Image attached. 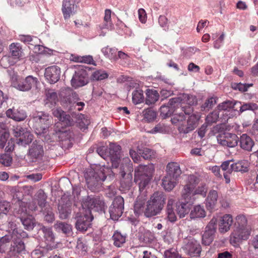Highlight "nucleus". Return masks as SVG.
I'll return each mask as SVG.
<instances>
[{
  "label": "nucleus",
  "mask_w": 258,
  "mask_h": 258,
  "mask_svg": "<svg viewBox=\"0 0 258 258\" xmlns=\"http://www.w3.org/2000/svg\"><path fill=\"white\" fill-rule=\"evenodd\" d=\"M104 207V203L100 197H88L82 204V211L85 212V210H89L91 212V210H93L95 211H99L102 210Z\"/></svg>",
  "instance_id": "11"
},
{
  "label": "nucleus",
  "mask_w": 258,
  "mask_h": 258,
  "mask_svg": "<svg viewBox=\"0 0 258 258\" xmlns=\"http://www.w3.org/2000/svg\"><path fill=\"white\" fill-rule=\"evenodd\" d=\"M54 228L58 232H62L68 236L73 234L72 226L68 223L57 221L54 225Z\"/></svg>",
  "instance_id": "23"
},
{
  "label": "nucleus",
  "mask_w": 258,
  "mask_h": 258,
  "mask_svg": "<svg viewBox=\"0 0 258 258\" xmlns=\"http://www.w3.org/2000/svg\"><path fill=\"white\" fill-rule=\"evenodd\" d=\"M231 169L235 172H245L248 171V162L241 160L230 165Z\"/></svg>",
  "instance_id": "32"
},
{
  "label": "nucleus",
  "mask_w": 258,
  "mask_h": 258,
  "mask_svg": "<svg viewBox=\"0 0 258 258\" xmlns=\"http://www.w3.org/2000/svg\"><path fill=\"white\" fill-rule=\"evenodd\" d=\"M59 217L61 220H64L69 217L71 213V206L69 204H59L58 206Z\"/></svg>",
  "instance_id": "30"
},
{
  "label": "nucleus",
  "mask_w": 258,
  "mask_h": 258,
  "mask_svg": "<svg viewBox=\"0 0 258 258\" xmlns=\"http://www.w3.org/2000/svg\"><path fill=\"white\" fill-rule=\"evenodd\" d=\"M88 74L86 70L82 67H79L75 71L72 80L71 84L73 87L77 88L82 87L88 83Z\"/></svg>",
  "instance_id": "13"
},
{
  "label": "nucleus",
  "mask_w": 258,
  "mask_h": 258,
  "mask_svg": "<svg viewBox=\"0 0 258 258\" xmlns=\"http://www.w3.org/2000/svg\"><path fill=\"white\" fill-rule=\"evenodd\" d=\"M185 203H179L176 204V211L180 218H183L190 211V206L193 203L188 202L185 200Z\"/></svg>",
  "instance_id": "26"
},
{
  "label": "nucleus",
  "mask_w": 258,
  "mask_h": 258,
  "mask_svg": "<svg viewBox=\"0 0 258 258\" xmlns=\"http://www.w3.org/2000/svg\"><path fill=\"white\" fill-rule=\"evenodd\" d=\"M181 171L179 165L177 163L171 162L167 166V175L177 179L180 175Z\"/></svg>",
  "instance_id": "28"
},
{
  "label": "nucleus",
  "mask_w": 258,
  "mask_h": 258,
  "mask_svg": "<svg viewBox=\"0 0 258 258\" xmlns=\"http://www.w3.org/2000/svg\"><path fill=\"white\" fill-rule=\"evenodd\" d=\"M46 102L45 105H48V107H51L54 104H55L57 101V96L56 92L52 90L48 91L46 93Z\"/></svg>",
  "instance_id": "36"
},
{
  "label": "nucleus",
  "mask_w": 258,
  "mask_h": 258,
  "mask_svg": "<svg viewBox=\"0 0 258 258\" xmlns=\"http://www.w3.org/2000/svg\"><path fill=\"white\" fill-rule=\"evenodd\" d=\"M233 222L232 216L230 214H225L222 216L219 222V230L221 233L228 231Z\"/></svg>",
  "instance_id": "21"
},
{
  "label": "nucleus",
  "mask_w": 258,
  "mask_h": 258,
  "mask_svg": "<svg viewBox=\"0 0 258 258\" xmlns=\"http://www.w3.org/2000/svg\"><path fill=\"white\" fill-rule=\"evenodd\" d=\"M183 248L185 252L190 256H197L201 251V247L199 242L191 237L184 240Z\"/></svg>",
  "instance_id": "14"
},
{
  "label": "nucleus",
  "mask_w": 258,
  "mask_h": 258,
  "mask_svg": "<svg viewBox=\"0 0 258 258\" xmlns=\"http://www.w3.org/2000/svg\"><path fill=\"white\" fill-rule=\"evenodd\" d=\"M102 52L103 54L107 57L109 58L110 59H112L113 60H117L118 59V57L116 55V53L117 51L116 49L114 48L109 47L108 46H106L103 47L102 49Z\"/></svg>",
  "instance_id": "39"
},
{
  "label": "nucleus",
  "mask_w": 258,
  "mask_h": 258,
  "mask_svg": "<svg viewBox=\"0 0 258 258\" xmlns=\"http://www.w3.org/2000/svg\"><path fill=\"white\" fill-rule=\"evenodd\" d=\"M36 201L38 205L41 208H43L46 205V200L47 196L42 190H39L36 195Z\"/></svg>",
  "instance_id": "48"
},
{
  "label": "nucleus",
  "mask_w": 258,
  "mask_h": 258,
  "mask_svg": "<svg viewBox=\"0 0 258 258\" xmlns=\"http://www.w3.org/2000/svg\"><path fill=\"white\" fill-rule=\"evenodd\" d=\"M124 210V199L121 196L116 197L109 207V213L111 218L117 220L121 217Z\"/></svg>",
  "instance_id": "10"
},
{
  "label": "nucleus",
  "mask_w": 258,
  "mask_h": 258,
  "mask_svg": "<svg viewBox=\"0 0 258 258\" xmlns=\"http://www.w3.org/2000/svg\"><path fill=\"white\" fill-rule=\"evenodd\" d=\"M7 116L17 121H21L27 117L26 112L23 110L17 109L13 111L12 109H8L6 112Z\"/></svg>",
  "instance_id": "24"
},
{
  "label": "nucleus",
  "mask_w": 258,
  "mask_h": 258,
  "mask_svg": "<svg viewBox=\"0 0 258 258\" xmlns=\"http://www.w3.org/2000/svg\"><path fill=\"white\" fill-rule=\"evenodd\" d=\"M52 117L48 114L44 112H35L32 116V119L29 121L32 123V126L36 134L41 135L46 133L49 125L51 123Z\"/></svg>",
  "instance_id": "6"
},
{
  "label": "nucleus",
  "mask_w": 258,
  "mask_h": 258,
  "mask_svg": "<svg viewBox=\"0 0 258 258\" xmlns=\"http://www.w3.org/2000/svg\"><path fill=\"white\" fill-rule=\"evenodd\" d=\"M168 19L163 15H160L158 18V23L160 26L163 28L165 30L168 29L167 25Z\"/></svg>",
  "instance_id": "61"
},
{
  "label": "nucleus",
  "mask_w": 258,
  "mask_h": 258,
  "mask_svg": "<svg viewBox=\"0 0 258 258\" xmlns=\"http://www.w3.org/2000/svg\"><path fill=\"white\" fill-rule=\"evenodd\" d=\"M217 223V219L216 218L213 217L211 220V221H210V222L209 223L208 225L206 226L205 229L210 230V231L212 230V231H213V232H215L216 230Z\"/></svg>",
  "instance_id": "62"
},
{
  "label": "nucleus",
  "mask_w": 258,
  "mask_h": 258,
  "mask_svg": "<svg viewBox=\"0 0 258 258\" xmlns=\"http://www.w3.org/2000/svg\"><path fill=\"white\" fill-rule=\"evenodd\" d=\"M111 11L110 10L106 9L105 11V16L104 17V21L105 23L104 25L103 28H109L111 26Z\"/></svg>",
  "instance_id": "55"
},
{
  "label": "nucleus",
  "mask_w": 258,
  "mask_h": 258,
  "mask_svg": "<svg viewBox=\"0 0 258 258\" xmlns=\"http://www.w3.org/2000/svg\"><path fill=\"white\" fill-rule=\"evenodd\" d=\"M59 121L62 122L65 126L71 125L73 122V120L70 115L67 114L65 112L64 114L62 115L60 119H59Z\"/></svg>",
  "instance_id": "60"
},
{
  "label": "nucleus",
  "mask_w": 258,
  "mask_h": 258,
  "mask_svg": "<svg viewBox=\"0 0 258 258\" xmlns=\"http://www.w3.org/2000/svg\"><path fill=\"white\" fill-rule=\"evenodd\" d=\"M92 78L95 80H102L108 77L107 74L104 71L98 70L92 74Z\"/></svg>",
  "instance_id": "52"
},
{
  "label": "nucleus",
  "mask_w": 258,
  "mask_h": 258,
  "mask_svg": "<svg viewBox=\"0 0 258 258\" xmlns=\"http://www.w3.org/2000/svg\"><path fill=\"white\" fill-rule=\"evenodd\" d=\"M200 181V178L194 175H190L188 176L186 183L184 186L181 194L182 197L184 200H187L188 202L194 203L196 199V195H200L204 197L206 196L208 187L205 183H201L195 189Z\"/></svg>",
  "instance_id": "3"
},
{
  "label": "nucleus",
  "mask_w": 258,
  "mask_h": 258,
  "mask_svg": "<svg viewBox=\"0 0 258 258\" xmlns=\"http://www.w3.org/2000/svg\"><path fill=\"white\" fill-rule=\"evenodd\" d=\"M215 232L205 229L202 236V243L205 245H210L214 239Z\"/></svg>",
  "instance_id": "38"
},
{
  "label": "nucleus",
  "mask_w": 258,
  "mask_h": 258,
  "mask_svg": "<svg viewBox=\"0 0 258 258\" xmlns=\"http://www.w3.org/2000/svg\"><path fill=\"white\" fill-rule=\"evenodd\" d=\"M182 112L175 113L171 121L172 124L177 126L179 133L187 134L194 131L198 125L201 116L198 113H191L188 115L187 119Z\"/></svg>",
  "instance_id": "4"
},
{
  "label": "nucleus",
  "mask_w": 258,
  "mask_h": 258,
  "mask_svg": "<svg viewBox=\"0 0 258 258\" xmlns=\"http://www.w3.org/2000/svg\"><path fill=\"white\" fill-rule=\"evenodd\" d=\"M60 74L59 68L56 66H53L45 69L44 76L46 79L50 84H54L59 80Z\"/></svg>",
  "instance_id": "19"
},
{
  "label": "nucleus",
  "mask_w": 258,
  "mask_h": 258,
  "mask_svg": "<svg viewBox=\"0 0 258 258\" xmlns=\"http://www.w3.org/2000/svg\"><path fill=\"white\" fill-rule=\"evenodd\" d=\"M177 180V179L166 174L162 179L163 186L165 190L170 191L175 186Z\"/></svg>",
  "instance_id": "31"
},
{
  "label": "nucleus",
  "mask_w": 258,
  "mask_h": 258,
  "mask_svg": "<svg viewBox=\"0 0 258 258\" xmlns=\"http://www.w3.org/2000/svg\"><path fill=\"white\" fill-rule=\"evenodd\" d=\"M216 104V100L214 98H211L206 100L205 102L201 106L202 111H207L211 109Z\"/></svg>",
  "instance_id": "51"
},
{
  "label": "nucleus",
  "mask_w": 258,
  "mask_h": 258,
  "mask_svg": "<svg viewBox=\"0 0 258 258\" xmlns=\"http://www.w3.org/2000/svg\"><path fill=\"white\" fill-rule=\"evenodd\" d=\"M217 223V219L216 218L213 217L211 220V221H210V222L209 223L208 225L206 226L205 229L210 230V231L212 230V231H213V232H215L216 230Z\"/></svg>",
  "instance_id": "63"
},
{
  "label": "nucleus",
  "mask_w": 258,
  "mask_h": 258,
  "mask_svg": "<svg viewBox=\"0 0 258 258\" xmlns=\"http://www.w3.org/2000/svg\"><path fill=\"white\" fill-rule=\"evenodd\" d=\"M251 233V227L248 224L247 219L243 215H238L235 218L234 229L230 236V243L236 246L243 241L247 240Z\"/></svg>",
  "instance_id": "2"
},
{
  "label": "nucleus",
  "mask_w": 258,
  "mask_h": 258,
  "mask_svg": "<svg viewBox=\"0 0 258 258\" xmlns=\"http://www.w3.org/2000/svg\"><path fill=\"white\" fill-rule=\"evenodd\" d=\"M10 133L7 126L1 124V148L4 147L6 144L5 154L1 155V164L6 166H9L12 162V157L11 153L14 149V143L12 139H9Z\"/></svg>",
  "instance_id": "7"
},
{
  "label": "nucleus",
  "mask_w": 258,
  "mask_h": 258,
  "mask_svg": "<svg viewBox=\"0 0 258 258\" xmlns=\"http://www.w3.org/2000/svg\"><path fill=\"white\" fill-rule=\"evenodd\" d=\"M43 153V148L41 145H34L30 149L29 156L32 161L35 162L42 157Z\"/></svg>",
  "instance_id": "27"
},
{
  "label": "nucleus",
  "mask_w": 258,
  "mask_h": 258,
  "mask_svg": "<svg viewBox=\"0 0 258 258\" xmlns=\"http://www.w3.org/2000/svg\"><path fill=\"white\" fill-rule=\"evenodd\" d=\"M61 10L64 19L65 20L69 19L71 15L76 12L75 2L71 0H63Z\"/></svg>",
  "instance_id": "20"
},
{
  "label": "nucleus",
  "mask_w": 258,
  "mask_h": 258,
  "mask_svg": "<svg viewBox=\"0 0 258 258\" xmlns=\"http://www.w3.org/2000/svg\"><path fill=\"white\" fill-rule=\"evenodd\" d=\"M136 171L135 176H139L141 180L139 183L140 189H143L149 183L152 175L151 169L147 166L140 165L138 171Z\"/></svg>",
  "instance_id": "15"
},
{
  "label": "nucleus",
  "mask_w": 258,
  "mask_h": 258,
  "mask_svg": "<svg viewBox=\"0 0 258 258\" xmlns=\"http://www.w3.org/2000/svg\"><path fill=\"white\" fill-rule=\"evenodd\" d=\"M240 147L247 151H251L252 147L254 145V142L246 134H243L241 136L240 138Z\"/></svg>",
  "instance_id": "29"
},
{
  "label": "nucleus",
  "mask_w": 258,
  "mask_h": 258,
  "mask_svg": "<svg viewBox=\"0 0 258 258\" xmlns=\"http://www.w3.org/2000/svg\"><path fill=\"white\" fill-rule=\"evenodd\" d=\"M143 94L142 93L135 91L133 93V101L135 104L141 103L143 99Z\"/></svg>",
  "instance_id": "58"
},
{
  "label": "nucleus",
  "mask_w": 258,
  "mask_h": 258,
  "mask_svg": "<svg viewBox=\"0 0 258 258\" xmlns=\"http://www.w3.org/2000/svg\"><path fill=\"white\" fill-rule=\"evenodd\" d=\"M71 59L76 62H83L88 64H92L93 62V59L91 55L86 56H75L72 55Z\"/></svg>",
  "instance_id": "44"
},
{
  "label": "nucleus",
  "mask_w": 258,
  "mask_h": 258,
  "mask_svg": "<svg viewBox=\"0 0 258 258\" xmlns=\"http://www.w3.org/2000/svg\"><path fill=\"white\" fill-rule=\"evenodd\" d=\"M219 118V113L218 111H214L207 115L206 119V123L212 124L216 122Z\"/></svg>",
  "instance_id": "53"
},
{
  "label": "nucleus",
  "mask_w": 258,
  "mask_h": 258,
  "mask_svg": "<svg viewBox=\"0 0 258 258\" xmlns=\"http://www.w3.org/2000/svg\"><path fill=\"white\" fill-rule=\"evenodd\" d=\"M18 239H15L14 244L13 245V250L18 253H23L25 252V245L23 242Z\"/></svg>",
  "instance_id": "50"
},
{
  "label": "nucleus",
  "mask_w": 258,
  "mask_h": 258,
  "mask_svg": "<svg viewBox=\"0 0 258 258\" xmlns=\"http://www.w3.org/2000/svg\"><path fill=\"white\" fill-rule=\"evenodd\" d=\"M217 141L222 146L233 148L237 145L238 138L235 134L226 133L218 136Z\"/></svg>",
  "instance_id": "16"
},
{
  "label": "nucleus",
  "mask_w": 258,
  "mask_h": 258,
  "mask_svg": "<svg viewBox=\"0 0 258 258\" xmlns=\"http://www.w3.org/2000/svg\"><path fill=\"white\" fill-rule=\"evenodd\" d=\"M9 48L12 56L15 58L19 59L23 56L22 47L19 43H12Z\"/></svg>",
  "instance_id": "35"
},
{
  "label": "nucleus",
  "mask_w": 258,
  "mask_h": 258,
  "mask_svg": "<svg viewBox=\"0 0 258 258\" xmlns=\"http://www.w3.org/2000/svg\"><path fill=\"white\" fill-rule=\"evenodd\" d=\"M114 176V174L111 169L104 165L99 169H88L84 174L87 187L92 191H98L103 181L107 178L111 180Z\"/></svg>",
  "instance_id": "1"
},
{
  "label": "nucleus",
  "mask_w": 258,
  "mask_h": 258,
  "mask_svg": "<svg viewBox=\"0 0 258 258\" xmlns=\"http://www.w3.org/2000/svg\"><path fill=\"white\" fill-rule=\"evenodd\" d=\"M120 146L114 143H111L109 146V152L107 157L110 159L112 166L114 168H117L119 166L120 161Z\"/></svg>",
  "instance_id": "17"
},
{
  "label": "nucleus",
  "mask_w": 258,
  "mask_h": 258,
  "mask_svg": "<svg viewBox=\"0 0 258 258\" xmlns=\"http://www.w3.org/2000/svg\"><path fill=\"white\" fill-rule=\"evenodd\" d=\"M20 219L25 228L29 230H32L36 224L35 219L32 216H27L26 218L22 217Z\"/></svg>",
  "instance_id": "41"
},
{
  "label": "nucleus",
  "mask_w": 258,
  "mask_h": 258,
  "mask_svg": "<svg viewBox=\"0 0 258 258\" xmlns=\"http://www.w3.org/2000/svg\"><path fill=\"white\" fill-rule=\"evenodd\" d=\"M121 174L123 177V179L121 180V186L125 188H129L132 185V175L128 174L127 175L126 178H124L125 175V173L124 170L121 172Z\"/></svg>",
  "instance_id": "49"
},
{
  "label": "nucleus",
  "mask_w": 258,
  "mask_h": 258,
  "mask_svg": "<svg viewBox=\"0 0 258 258\" xmlns=\"http://www.w3.org/2000/svg\"><path fill=\"white\" fill-rule=\"evenodd\" d=\"M190 215L191 218L205 217L206 212L203 207L200 205H197L191 210Z\"/></svg>",
  "instance_id": "42"
},
{
  "label": "nucleus",
  "mask_w": 258,
  "mask_h": 258,
  "mask_svg": "<svg viewBox=\"0 0 258 258\" xmlns=\"http://www.w3.org/2000/svg\"><path fill=\"white\" fill-rule=\"evenodd\" d=\"M114 244L117 247H120L125 241V237L121 235L120 233L115 232L112 236Z\"/></svg>",
  "instance_id": "47"
},
{
  "label": "nucleus",
  "mask_w": 258,
  "mask_h": 258,
  "mask_svg": "<svg viewBox=\"0 0 258 258\" xmlns=\"http://www.w3.org/2000/svg\"><path fill=\"white\" fill-rule=\"evenodd\" d=\"M170 99L167 105H163L160 107V115L164 118L170 116L174 112H175V113L178 112L177 109L179 108L178 106H177V104L171 105L170 104Z\"/></svg>",
  "instance_id": "22"
},
{
  "label": "nucleus",
  "mask_w": 258,
  "mask_h": 258,
  "mask_svg": "<svg viewBox=\"0 0 258 258\" xmlns=\"http://www.w3.org/2000/svg\"><path fill=\"white\" fill-rule=\"evenodd\" d=\"M13 133L15 136L19 138L17 143L19 145H26L30 143L33 140V135L26 128L21 126H14Z\"/></svg>",
  "instance_id": "12"
},
{
  "label": "nucleus",
  "mask_w": 258,
  "mask_h": 258,
  "mask_svg": "<svg viewBox=\"0 0 258 258\" xmlns=\"http://www.w3.org/2000/svg\"><path fill=\"white\" fill-rule=\"evenodd\" d=\"M257 106L254 103H245L241 105L239 108V113H242L246 110H254L257 108Z\"/></svg>",
  "instance_id": "54"
},
{
  "label": "nucleus",
  "mask_w": 258,
  "mask_h": 258,
  "mask_svg": "<svg viewBox=\"0 0 258 258\" xmlns=\"http://www.w3.org/2000/svg\"><path fill=\"white\" fill-rule=\"evenodd\" d=\"M166 130V126L164 124L159 123L150 131V133L152 134L164 133Z\"/></svg>",
  "instance_id": "57"
},
{
  "label": "nucleus",
  "mask_w": 258,
  "mask_h": 258,
  "mask_svg": "<svg viewBox=\"0 0 258 258\" xmlns=\"http://www.w3.org/2000/svg\"><path fill=\"white\" fill-rule=\"evenodd\" d=\"M165 198L162 192H156L147 202L144 215L150 218L159 214L165 204Z\"/></svg>",
  "instance_id": "5"
},
{
  "label": "nucleus",
  "mask_w": 258,
  "mask_h": 258,
  "mask_svg": "<svg viewBox=\"0 0 258 258\" xmlns=\"http://www.w3.org/2000/svg\"><path fill=\"white\" fill-rule=\"evenodd\" d=\"M196 97L193 95L183 94L178 97L170 99V104L171 105L177 104L178 108H181L182 112L185 115H190L193 113V108L191 105L196 104Z\"/></svg>",
  "instance_id": "8"
},
{
  "label": "nucleus",
  "mask_w": 258,
  "mask_h": 258,
  "mask_svg": "<svg viewBox=\"0 0 258 258\" xmlns=\"http://www.w3.org/2000/svg\"><path fill=\"white\" fill-rule=\"evenodd\" d=\"M18 229H15L13 230L12 234H6L4 236L1 237V244H6L7 243H9L11 241L12 239L13 238L15 239L14 236H16L17 238H20L22 237H24L25 235L24 232L22 233L23 235L20 234L19 236H18Z\"/></svg>",
  "instance_id": "37"
},
{
  "label": "nucleus",
  "mask_w": 258,
  "mask_h": 258,
  "mask_svg": "<svg viewBox=\"0 0 258 258\" xmlns=\"http://www.w3.org/2000/svg\"><path fill=\"white\" fill-rule=\"evenodd\" d=\"M37 79L32 76H28L25 80L20 81L18 84L13 83L14 87L22 91H27L30 90L32 87L37 84Z\"/></svg>",
  "instance_id": "18"
},
{
  "label": "nucleus",
  "mask_w": 258,
  "mask_h": 258,
  "mask_svg": "<svg viewBox=\"0 0 258 258\" xmlns=\"http://www.w3.org/2000/svg\"><path fill=\"white\" fill-rule=\"evenodd\" d=\"M143 115L144 116V120L146 121L150 122L156 118L157 113L153 109L149 108L144 110L143 111Z\"/></svg>",
  "instance_id": "43"
},
{
  "label": "nucleus",
  "mask_w": 258,
  "mask_h": 258,
  "mask_svg": "<svg viewBox=\"0 0 258 258\" xmlns=\"http://www.w3.org/2000/svg\"><path fill=\"white\" fill-rule=\"evenodd\" d=\"M145 203V199L142 197H138L134 205L135 212L140 215L143 211V206Z\"/></svg>",
  "instance_id": "45"
},
{
  "label": "nucleus",
  "mask_w": 258,
  "mask_h": 258,
  "mask_svg": "<svg viewBox=\"0 0 258 258\" xmlns=\"http://www.w3.org/2000/svg\"><path fill=\"white\" fill-rule=\"evenodd\" d=\"M44 219L48 223H52L54 220V215L52 211V209L49 208L44 211Z\"/></svg>",
  "instance_id": "56"
},
{
  "label": "nucleus",
  "mask_w": 258,
  "mask_h": 258,
  "mask_svg": "<svg viewBox=\"0 0 258 258\" xmlns=\"http://www.w3.org/2000/svg\"><path fill=\"white\" fill-rule=\"evenodd\" d=\"M146 95V103L148 105L154 104L158 100L159 96L158 92L155 90H147Z\"/></svg>",
  "instance_id": "34"
},
{
  "label": "nucleus",
  "mask_w": 258,
  "mask_h": 258,
  "mask_svg": "<svg viewBox=\"0 0 258 258\" xmlns=\"http://www.w3.org/2000/svg\"><path fill=\"white\" fill-rule=\"evenodd\" d=\"M238 104H240L241 103L240 102L226 101L220 104L218 106V109L219 110H227L230 108H234L235 106Z\"/></svg>",
  "instance_id": "46"
},
{
  "label": "nucleus",
  "mask_w": 258,
  "mask_h": 258,
  "mask_svg": "<svg viewBox=\"0 0 258 258\" xmlns=\"http://www.w3.org/2000/svg\"><path fill=\"white\" fill-rule=\"evenodd\" d=\"M41 230L43 233V238L47 244H50L54 242L55 236L51 228L43 227Z\"/></svg>",
  "instance_id": "33"
},
{
  "label": "nucleus",
  "mask_w": 258,
  "mask_h": 258,
  "mask_svg": "<svg viewBox=\"0 0 258 258\" xmlns=\"http://www.w3.org/2000/svg\"><path fill=\"white\" fill-rule=\"evenodd\" d=\"M165 258H179V256L176 249L171 248L166 250L164 252Z\"/></svg>",
  "instance_id": "59"
},
{
  "label": "nucleus",
  "mask_w": 258,
  "mask_h": 258,
  "mask_svg": "<svg viewBox=\"0 0 258 258\" xmlns=\"http://www.w3.org/2000/svg\"><path fill=\"white\" fill-rule=\"evenodd\" d=\"M140 151V154H142V156L145 159L150 158L153 155V152L148 148H145L142 151L141 150Z\"/></svg>",
  "instance_id": "64"
},
{
  "label": "nucleus",
  "mask_w": 258,
  "mask_h": 258,
  "mask_svg": "<svg viewBox=\"0 0 258 258\" xmlns=\"http://www.w3.org/2000/svg\"><path fill=\"white\" fill-rule=\"evenodd\" d=\"M154 239V234L148 230H144L139 235L140 240L145 243L151 242Z\"/></svg>",
  "instance_id": "40"
},
{
  "label": "nucleus",
  "mask_w": 258,
  "mask_h": 258,
  "mask_svg": "<svg viewBox=\"0 0 258 258\" xmlns=\"http://www.w3.org/2000/svg\"><path fill=\"white\" fill-rule=\"evenodd\" d=\"M218 192L215 190H211L206 199V206L208 209H213L217 203Z\"/></svg>",
  "instance_id": "25"
},
{
  "label": "nucleus",
  "mask_w": 258,
  "mask_h": 258,
  "mask_svg": "<svg viewBox=\"0 0 258 258\" xmlns=\"http://www.w3.org/2000/svg\"><path fill=\"white\" fill-rule=\"evenodd\" d=\"M75 219L77 220L76 229L81 231H85L91 225L93 217L89 210H85V212L81 210L79 213H77Z\"/></svg>",
  "instance_id": "9"
}]
</instances>
